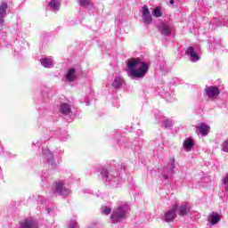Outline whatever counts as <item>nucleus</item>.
Listing matches in <instances>:
<instances>
[{"mask_svg":"<svg viewBox=\"0 0 228 228\" xmlns=\"http://www.w3.org/2000/svg\"><path fill=\"white\" fill-rule=\"evenodd\" d=\"M177 205H175L171 209L167 210L163 216L165 222H174L177 218Z\"/></svg>","mask_w":228,"mask_h":228,"instance_id":"obj_5","label":"nucleus"},{"mask_svg":"<svg viewBox=\"0 0 228 228\" xmlns=\"http://www.w3.org/2000/svg\"><path fill=\"white\" fill-rule=\"evenodd\" d=\"M6 10H8V4H6V2H3L0 4V26H3L4 23V19L3 18L6 16Z\"/></svg>","mask_w":228,"mask_h":228,"instance_id":"obj_13","label":"nucleus"},{"mask_svg":"<svg viewBox=\"0 0 228 228\" xmlns=\"http://www.w3.org/2000/svg\"><path fill=\"white\" fill-rule=\"evenodd\" d=\"M115 172L110 173L108 172V169L102 168L101 171V175L103 179V181H106L107 183H110L112 186H115L117 184V181H118V177L115 176Z\"/></svg>","mask_w":228,"mask_h":228,"instance_id":"obj_3","label":"nucleus"},{"mask_svg":"<svg viewBox=\"0 0 228 228\" xmlns=\"http://www.w3.org/2000/svg\"><path fill=\"white\" fill-rule=\"evenodd\" d=\"M79 6H83L84 8H88L89 10L94 9V4L90 0H79Z\"/></svg>","mask_w":228,"mask_h":228,"instance_id":"obj_21","label":"nucleus"},{"mask_svg":"<svg viewBox=\"0 0 228 228\" xmlns=\"http://www.w3.org/2000/svg\"><path fill=\"white\" fill-rule=\"evenodd\" d=\"M220 220H221L220 215H218L217 213H215V212L210 214L208 217V222L211 225H216V224H218V222H220Z\"/></svg>","mask_w":228,"mask_h":228,"instance_id":"obj_16","label":"nucleus"},{"mask_svg":"<svg viewBox=\"0 0 228 228\" xmlns=\"http://www.w3.org/2000/svg\"><path fill=\"white\" fill-rule=\"evenodd\" d=\"M140 12L142 13L141 17L144 24H152V15H151V11H149L147 5L142 6Z\"/></svg>","mask_w":228,"mask_h":228,"instance_id":"obj_6","label":"nucleus"},{"mask_svg":"<svg viewBox=\"0 0 228 228\" xmlns=\"http://www.w3.org/2000/svg\"><path fill=\"white\" fill-rule=\"evenodd\" d=\"M65 77H66V81H68L69 83H72L76 81V79H77V74L76 73V69L70 68L67 71Z\"/></svg>","mask_w":228,"mask_h":228,"instance_id":"obj_11","label":"nucleus"},{"mask_svg":"<svg viewBox=\"0 0 228 228\" xmlns=\"http://www.w3.org/2000/svg\"><path fill=\"white\" fill-rule=\"evenodd\" d=\"M149 70L147 63L142 61L140 58L130 59L127 61V74L133 79H142L145 77Z\"/></svg>","mask_w":228,"mask_h":228,"instance_id":"obj_1","label":"nucleus"},{"mask_svg":"<svg viewBox=\"0 0 228 228\" xmlns=\"http://www.w3.org/2000/svg\"><path fill=\"white\" fill-rule=\"evenodd\" d=\"M205 94L208 99H216L220 95V89L217 86H210L206 87Z\"/></svg>","mask_w":228,"mask_h":228,"instance_id":"obj_7","label":"nucleus"},{"mask_svg":"<svg viewBox=\"0 0 228 228\" xmlns=\"http://www.w3.org/2000/svg\"><path fill=\"white\" fill-rule=\"evenodd\" d=\"M193 145H195V142H193V139L187 138L183 142V149L186 151V152H190L191 149L193 148Z\"/></svg>","mask_w":228,"mask_h":228,"instance_id":"obj_19","label":"nucleus"},{"mask_svg":"<svg viewBox=\"0 0 228 228\" xmlns=\"http://www.w3.org/2000/svg\"><path fill=\"white\" fill-rule=\"evenodd\" d=\"M77 222L69 220L68 228H77Z\"/></svg>","mask_w":228,"mask_h":228,"instance_id":"obj_26","label":"nucleus"},{"mask_svg":"<svg viewBox=\"0 0 228 228\" xmlns=\"http://www.w3.org/2000/svg\"><path fill=\"white\" fill-rule=\"evenodd\" d=\"M19 228H38L37 222L33 219H26L23 223L20 224Z\"/></svg>","mask_w":228,"mask_h":228,"instance_id":"obj_17","label":"nucleus"},{"mask_svg":"<svg viewBox=\"0 0 228 228\" xmlns=\"http://www.w3.org/2000/svg\"><path fill=\"white\" fill-rule=\"evenodd\" d=\"M53 208H47L46 211H47V213L50 214V213L53 211Z\"/></svg>","mask_w":228,"mask_h":228,"instance_id":"obj_29","label":"nucleus"},{"mask_svg":"<svg viewBox=\"0 0 228 228\" xmlns=\"http://www.w3.org/2000/svg\"><path fill=\"white\" fill-rule=\"evenodd\" d=\"M185 54L189 56L190 61L193 63L199 61L200 60V55L195 52V49H193L191 46L187 47L185 50Z\"/></svg>","mask_w":228,"mask_h":228,"instance_id":"obj_9","label":"nucleus"},{"mask_svg":"<svg viewBox=\"0 0 228 228\" xmlns=\"http://www.w3.org/2000/svg\"><path fill=\"white\" fill-rule=\"evenodd\" d=\"M160 123L166 127H173L174 122L167 118H161Z\"/></svg>","mask_w":228,"mask_h":228,"instance_id":"obj_24","label":"nucleus"},{"mask_svg":"<svg viewBox=\"0 0 228 228\" xmlns=\"http://www.w3.org/2000/svg\"><path fill=\"white\" fill-rule=\"evenodd\" d=\"M152 15H153V17H156L157 19L161 17L163 15V12H161V7H156L152 11Z\"/></svg>","mask_w":228,"mask_h":228,"instance_id":"obj_25","label":"nucleus"},{"mask_svg":"<svg viewBox=\"0 0 228 228\" xmlns=\"http://www.w3.org/2000/svg\"><path fill=\"white\" fill-rule=\"evenodd\" d=\"M223 183H224V187L225 188V190L228 191V175H226V177L223 179Z\"/></svg>","mask_w":228,"mask_h":228,"instance_id":"obj_27","label":"nucleus"},{"mask_svg":"<svg viewBox=\"0 0 228 228\" xmlns=\"http://www.w3.org/2000/svg\"><path fill=\"white\" fill-rule=\"evenodd\" d=\"M129 211H131V207H129L127 203H122L118 208H116L110 216L113 224H118V222L126 220Z\"/></svg>","mask_w":228,"mask_h":228,"instance_id":"obj_2","label":"nucleus"},{"mask_svg":"<svg viewBox=\"0 0 228 228\" xmlns=\"http://www.w3.org/2000/svg\"><path fill=\"white\" fill-rule=\"evenodd\" d=\"M59 111L62 115H70L71 108L69 103H61Z\"/></svg>","mask_w":228,"mask_h":228,"instance_id":"obj_20","label":"nucleus"},{"mask_svg":"<svg viewBox=\"0 0 228 228\" xmlns=\"http://www.w3.org/2000/svg\"><path fill=\"white\" fill-rule=\"evenodd\" d=\"M159 31L164 37H168L172 35V26L167 23H162L159 26Z\"/></svg>","mask_w":228,"mask_h":228,"instance_id":"obj_12","label":"nucleus"},{"mask_svg":"<svg viewBox=\"0 0 228 228\" xmlns=\"http://www.w3.org/2000/svg\"><path fill=\"white\" fill-rule=\"evenodd\" d=\"M124 83V80H122V77H116L114 78V81L112 82V86L113 88H120L122 86V84Z\"/></svg>","mask_w":228,"mask_h":228,"instance_id":"obj_23","label":"nucleus"},{"mask_svg":"<svg viewBox=\"0 0 228 228\" xmlns=\"http://www.w3.org/2000/svg\"><path fill=\"white\" fill-rule=\"evenodd\" d=\"M190 213V203L182 204L178 209V215L180 216H186Z\"/></svg>","mask_w":228,"mask_h":228,"instance_id":"obj_18","label":"nucleus"},{"mask_svg":"<svg viewBox=\"0 0 228 228\" xmlns=\"http://www.w3.org/2000/svg\"><path fill=\"white\" fill-rule=\"evenodd\" d=\"M103 215H110L111 213V208L110 207H105L102 210Z\"/></svg>","mask_w":228,"mask_h":228,"instance_id":"obj_28","label":"nucleus"},{"mask_svg":"<svg viewBox=\"0 0 228 228\" xmlns=\"http://www.w3.org/2000/svg\"><path fill=\"white\" fill-rule=\"evenodd\" d=\"M43 158L48 161L49 165H52V168H54L56 167V164L54 163V160H53V153L49 151V149L45 148L42 151Z\"/></svg>","mask_w":228,"mask_h":228,"instance_id":"obj_10","label":"nucleus"},{"mask_svg":"<svg viewBox=\"0 0 228 228\" xmlns=\"http://www.w3.org/2000/svg\"><path fill=\"white\" fill-rule=\"evenodd\" d=\"M175 168V159H171L167 167L164 168L162 172V175L164 179H168V175H174V169Z\"/></svg>","mask_w":228,"mask_h":228,"instance_id":"obj_8","label":"nucleus"},{"mask_svg":"<svg viewBox=\"0 0 228 228\" xmlns=\"http://www.w3.org/2000/svg\"><path fill=\"white\" fill-rule=\"evenodd\" d=\"M55 191L62 197H69L70 195V189L65 187V183L61 181L55 182Z\"/></svg>","mask_w":228,"mask_h":228,"instance_id":"obj_4","label":"nucleus"},{"mask_svg":"<svg viewBox=\"0 0 228 228\" xmlns=\"http://www.w3.org/2000/svg\"><path fill=\"white\" fill-rule=\"evenodd\" d=\"M40 62L45 69H52V67H54V60H53V57L40 59Z\"/></svg>","mask_w":228,"mask_h":228,"instance_id":"obj_14","label":"nucleus"},{"mask_svg":"<svg viewBox=\"0 0 228 228\" xmlns=\"http://www.w3.org/2000/svg\"><path fill=\"white\" fill-rule=\"evenodd\" d=\"M48 5L53 12H58L60 10V0H51Z\"/></svg>","mask_w":228,"mask_h":228,"instance_id":"obj_22","label":"nucleus"},{"mask_svg":"<svg viewBox=\"0 0 228 228\" xmlns=\"http://www.w3.org/2000/svg\"><path fill=\"white\" fill-rule=\"evenodd\" d=\"M197 129L200 132V134H201V136H207V134H209V129H211V128L206 123H200L198 126Z\"/></svg>","mask_w":228,"mask_h":228,"instance_id":"obj_15","label":"nucleus"},{"mask_svg":"<svg viewBox=\"0 0 228 228\" xmlns=\"http://www.w3.org/2000/svg\"><path fill=\"white\" fill-rule=\"evenodd\" d=\"M169 3H170V4H174L175 1L174 0H170Z\"/></svg>","mask_w":228,"mask_h":228,"instance_id":"obj_30","label":"nucleus"}]
</instances>
